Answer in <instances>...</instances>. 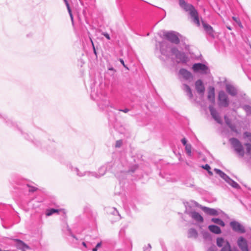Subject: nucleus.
<instances>
[{"mask_svg":"<svg viewBox=\"0 0 251 251\" xmlns=\"http://www.w3.org/2000/svg\"><path fill=\"white\" fill-rule=\"evenodd\" d=\"M243 108L246 112L248 115H251V106L248 105H245L243 106Z\"/></svg>","mask_w":251,"mask_h":251,"instance_id":"nucleus-30","label":"nucleus"},{"mask_svg":"<svg viewBox=\"0 0 251 251\" xmlns=\"http://www.w3.org/2000/svg\"><path fill=\"white\" fill-rule=\"evenodd\" d=\"M92 98L97 101L98 106L101 109H104L107 107L111 106L110 102L106 97L105 92H93L91 94Z\"/></svg>","mask_w":251,"mask_h":251,"instance_id":"nucleus-3","label":"nucleus"},{"mask_svg":"<svg viewBox=\"0 0 251 251\" xmlns=\"http://www.w3.org/2000/svg\"><path fill=\"white\" fill-rule=\"evenodd\" d=\"M137 169H138V166L137 165H134L132 166L131 167H130V168L128 171V172L133 173Z\"/></svg>","mask_w":251,"mask_h":251,"instance_id":"nucleus-35","label":"nucleus"},{"mask_svg":"<svg viewBox=\"0 0 251 251\" xmlns=\"http://www.w3.org/2000/svg\"><path fill=\"white\" fill-rule=\"evenodd\" d=\"M192 69L194 72L199 73L201 75H207L210 72V70L208 66L201 63H195L193 64Z\"/></svg>","mask_w":251,"mask_h":251,"instance_id":"nucleus-6","label":"nucleus"},{"mask_svg":"<svg viewBox=\"0 0 251 251\" xmlns=\"http://www.w3.org/2000/svg\"><path fill=\"white\" fill-rule=\"evenodd\" d=\"M211 222H213L214 223H215L218 225H219L222 227H224L225 226V223H224V222L223 220H222L220 219L213 218L211 219Z\"/></svg>","mask_w":251,"mask_h":251,"instance_id":"nucleus-25","label":"nucleus"},{"mask_svg":"<svg viewBox=\"0 0 251 251\" xmlns=\"http://www.w3.org/2000/svg\"><path fill=\"white\" fill-rule=\"evenodd\" d=\"M218 100L219 101V105L225 107H226L229 105V100L228 97L226 93L224 91H220L219 93Z\"/></svg>","mask_w":251,"mask_h":251,"instance_id":"nucleus-8","label":"nucleus"},{"mask_svg":"<svg viewBox=\"0 0 251 251\" xmlns=\"http://www.w3.org/2000/svg\"><path fill=\"white\" fill-rule=\"evenodd\" d=\"M65 4H66V7L67 8V10H68V12L69 13V15H70V16L71 17V20L73 22V14L72 13L71 9L70 7L69 4L68 2H66V3Z\"/></svg>","mask_w":251,"mask_h":251,"instance_id":"nucleus-32","label":"nucleus"},{"mask_svg":"<svg viewBox=\"0 0 251 251\" xmlns=\"http://www.w3.org/2000/svg\"><path fill=\"white\" fill-rule=\"evenodd\" d=\"M198 236V233L194 228H190L188 231V237L191 238H196Z\"/></svg>","mask_w":251,"mask_h":251,"instance_id":"nucleus-26","label":"nucleus"},{"mask_svg":"<svg viewBox=\"0 0 251 251\" xmlns=\"http://www.w3.org/2000/svg\"><path fill=\"white\" fill-rule=\"evenodd\" d=\"M245 145L247 147V153L251 156V144L246 143Z\"/></svg>","mask_w":251,"mask_h":251,"instance_id":"nucleus-33","label":"nucleus"},{"mask_svg":"<svg viewBox=\"0 0 251 251\" xmlns=\"http://www.w3.org/2000/svg\"><path fill=\"white\" fill-rule=\"evenodd\" d=\"M208 251H217V248L215 246L213 245L208 249Z\"/></svg>","mask_w":251,"mask_h":251,"instance_id":"nucleus-41","label":"nucleus"},{"mask_svg":"<svg viewBox=\"0 0 251 251\" xmlns=\"http://www.w3.org/2000/svg\"><path fill=\"white\" fill-rule=\"evenodd\" d=\"M109 70L113 71L114 69H113V68L111 67V68H109Z\"/></svg>","mask_w":251,"mask_h":251,"instance_id":"nucleus-53","label":"nucleus"},{"mask_svg":"<svg viewBox=\"0 0 251 251\" xmlns=\"http://www.w3.org/2000/svg\"><path fill=\"white\" fill-rule=\"evenodd\" d=\"M89 38H90V40L91 41V42L92 43V46H93V50H94V53L97 55V52L96 51V50H95V46H94V43H93V42L92 40V38H91L90 36H89Z\"/></svg>","mask_w":251,"mask_h":251,"instance_id":"nucleus-43","label":"nucleus"},{"mask_svg":"<svg viewBox=\"0 0 251 251\" xmlns=\"http://www.w3.org/2000/svg\"><path fill=\"white\" fill-rule=\"evenodd\" d=\"M202 25L206 33L211 37H214V31L212 27L203 22H202Z\"/></svg>","mask_w":251,"mask_h":251,"instance_id":"nucleus-19","label":"nucleus"},{"mask_svg":"<svg viewBox=\"0 0 251 251\" xmlns=\"http://www.w3.org/2000/svg\"><path fill=\"white\" fill-rule=\"evenodd\" d=\"M221 251H237V250L236 249L231 250L230 245H227V246L223 247Z\"/></svg>","mask_w":251,"mask_h":251,"instance_id":"nucleus-31","label":"nucleus"},{"mask_svg":"<svg viewBox=\"0 0 251 251\" xmlns=\"http://www.w3.org/2000/svg\"><path fill=\"white\" fill-rule=\"evenodd\" d=\"M120 61L121 63V64L124 66V67H125L126 69H128V68L126 66V65L125 64L124 61L123 59H120Z\"/></svg>","mask_w":251,"mask_h":251,"instance_id":"nucleus-47","label":"nucleus"},{"mask_svg":"<svg viewBox=\"0 0 251 251\" xmlns=\"http://www.w3.org/2000/svg\"><path fill=\"white\" fill-rule=\"evenodd\" d=\"M190 215L197 222L201 223L203 221L202 217L197 212L192 211L190 213Z\"/></svg>","mask_w":251,"mask_h":251,"instance_id":"nucleus-17","label":"nucleus"},{"mask_svg":"<svg viewBox=\"0 0 251 251\" xmlns=\"http://www.w3.org/2000/svg\"><path fill=\"white\" fill-rule=\"evenodd\" d=\"M244 135L245 137L248 138V141L251 142V133L249 132H245Z\"/></svg>","mask_w":251,"mask_h":251,"instance_id":"nucleus-36","label":"nucleus"},{"mask_svg":"<svg viewBox=\"0 0 251 251\" xmlns=\"http://www.w3.org/2000/svg\"><path fill=\"white\" fill-rule=\"evenodd\" d=\"M237 245L242 251H249L247 241L243 237H240L237 241Z\"/></svg>","mask_w":251,"mask_h":251,"instance_id":"nucleus-11","label":"nucleus"},{"mask_svg":"<svg viewBox=\"0 0 251 251\" xmlns=\"http://www.w3.org/2000/svg\"><path fill=\"white\" fill-rule=\"evenodd\" d=\"M229 225L233 230L235 232L240 233H244L246 232L244 226L237 221H231Z\"/></svg>","mask_w":251,"mask_h":251,"instance_id":"nucleus-9","label":"nucleus"},{"mask_svg":"<svg viewBox=\"0 0 251 251\" xmlns=\"http://www.w3.org/2000/svg\"><path fill=\"white\" fill-rule=\"evenodd\" d=\"M122 144H123V142L121 140H118L116 142L115 147L116 148H120L121 147Z\"/></svg>","mask_w":251,"mask_h":251,"instance_id":"nucleus-38","label":"nucleus"},{"mask_svg":"<svg viewBox=\"0 0 251 251\" xmlns=\"http://www.w3.org/2000/svg\"><path fill=\"white\" fill-rule=\"evenodd\" d=\"M178 35V33L173 31H164L163 32V37L171 43L175 44H178L180 42Z\"/></svg>","mask_w":251,"mask_h":251,"instance_id":"nucleus-5","label":"nucleus"},{"mask_svg":"<svg viewBox=\"0 0 251 251\" xmlns=\"http://www.w3.org/2000/svg\"><path fill=\"white\" fill-rule=\"evenodd\" d=\"M214 171L217 174L219 175L223 179H224L226 182L230 178L225 173H224L219 169H215Z\"/></svg>","mask_w":251,"mask_h":251,"instance_id":"nucleus-23","label":"nucleus"},{"mask_svg":"<svg viewBox=\"0 0 251 251\" xmlns=\"http://www.w3.org/2000/svg\"><path fill=\"white\" fill-rule=\"evenodd\" d=\"M98 250V249L96 248V247L94 248V249H93V251H97Z\"/></svg>","mask_w":251,"mask_h":251,"instance_id":"nucleus-51","label":"nucleus"},{"mask_svg":"<svg viewBox=\"0 0 251 251\" xmlns=\"http://www.w3.org/2000/svg\"><path fill=\"white\" fill-rule=\"evenodd\" d=\"M36 190V189L34 187H31L30 189H29V191L31 192H34Z\"/></svg>","mask_w":251,"mask_h":251,"instance_id":"nucleus-50","label":"nucleus"},{"mask_svg":"<svg viewBox=\"0 0 251 251\" xmlns=\"http://www.w3.org/2000/svg\"><path fill=\"white\" fill-rule=\"evenodd\" d=\"M196 89L199 94H203L205 88L201 80H197L195 83Z\"/></svg>","mask_w":251,"mask_h":251,"instance_id":"nucleus-16","label":"nucleus"},{"mask_svg":"<svg viewBox=\"0 0 251 251\" xmlns=\"http://www.w3.org/2000/svg\"><path fill=\"white\" fill-rule=\"evenodd\" d=\"M120 111H122V112H123L124 113H127L129 111V109H128V108H125L124 109H119V110Z\"/></svg>","mask_w":251,"mask_h":251,"instance_id":"nucleus-46","label":"nucleus"},{"mask_svg":"<svg viewBox=\"0 0 251 251\" xmlns=\"http://www.w3.org/2000/svg\"><path fill=\"white\" fill-rule=\"evenodd\" d=\"M231 129L232 131L237 132V130L235 125H232L231 123L228 126Z\"/></svg>","mask_w":251,"mask_h":251,"instance_id":"nucleus-39","label":"nucleus"},{"mask_svg":"<svg viewBox=\"0 0 251 251\" xmlns=\"http://www.w3.org/2000/svg\"><path fill=\"white\" fill-rule=\"evenodd\" d=\"M250 48L251 49V44L250 45Z\"/></svg>","mask_w":251,"mask_h":251,"instance_id":"nucleus-56","label":"nucleus"},{"mask_svg":"<svg viewBox=\"0 0 251 251\" xmlns=\"http://www.w3.org/2000/svg\"><path fill=\"white\" fill-rule=\"evenodd\" d=\"M208 228L209 231L213 233L219 234L221 233V230L220 228L216 225H209L208 227Z\"/></svg>","mask_w":251,"mask_h":251,"instance_id":"nucleus-21","label":"nucleus"},{"mask_svg":"<svg viewBox=\"0 0 251 251\" xmlns=\"http://www.w3.org/2000/svg\"><path fill=\"white\" fill-rule=\"evenodd\" d=\"M64 1L65 2V4L66 3V2H68L67 0H64Z\"/></svg>","mask_w":251,"mask_h":251,"instance_id":"nucleus-55","label":"nucleus"},{"mask_svg":"<svg viewBox=\"0 0 251 251\" xmlns=\"http://www.w3.org/2000/svg\"><path fill=\"white\" fill-rule=\"evenodd\" d=\"M179 74L185 80H189L192 77L191 73L185 69H181L179 71Z\"/></svg>","mask_w":251,"mask_h":251,"instance_id":"nucleus-15","label":"nucleus"},{"mask_svg":"<svg viewBox=\"0 0 251 251\" xmlns=\"http://www.w3.org/2000/svg\"><path fill=\"white\" fill-rule=\"evenodd\" d=\"M210 114L214 120L219 124H222V120L216 110L212 106H209Z\"/></svg>","mask_w":251,"mask_h":251,"instance_id":"nucleus-13","label":"nucleus"},{"mask_svg":"<svg viewBox=\"0 0 251 251\" xmlns=\"http://www.w3.org/2000/svg\"><path fill=\"white\" fill-rule=\"evenodd\" d=\"M192 146L191 144H188V145L185 146V150L186 152V153L188 156H191L192 152H191Z\"/></svg>","mask_w":251,"mask_h":251,"instance_id":"nucleus-29","label":"nucleus"},{"mask_svg":"<svg viewBox=\"0 0 251 251\" xmlns=\"http://www.w3.org/2000/svg\"><path fill=\"white\" fill-rule=\"evenodd\" d=\"M160 51H161V53L162 54L164 55H166V56L167 55L166 54L165 51L162 48L160 49Z\"/></svg>","mask_w":251,"mask_h":251,"instance_id":"nucleus-48","label":"nucleus"},{"mask_svg":"<svg viewBox=\"0 0 251 251\" xmlns=\"http://www.w3.org/2000/svg\"><path fill=\"white\" fill-rule=\"evenodd\" d=\"M151 249V246L150 244L148 245V247L144 248V251H150Z\"/></svg>","mask_w":251,"mask_h":251,"instance_id":"nucleus-45","label":"nucleus"},{"mask_svg":"<svg viewBox=\"0 0 251 251\" xmlns=\"http://www.w3.org/2000/svg\"><path fill=\"white\" fill-rule=\"evenodd\" d=\"M201 209L205 213L209 215L218 216L223 214V211L220 209H216L204 206L202 207Z\"/></svg>","mask_w":251,"mask_h":251,"instance_id":"nucleus-10","label":"nucleus"},{"mask_svg":"<svg viewBox=\"0 0 251 251\" xmlns=\"http://www.w3.org/2000/svg\"><path fill=\"white\" fill-rule=\"evenodd\" d=\"M113 164V163L112 162H109L105 165L102 166L99 168L98 173L91 172H81L77 168L74 167L73 166H71L70 168L72 172H75L76 175L79 177L87 176L89 177L94 176L96 178H99L101 176H103L105 174L106 171L110 170L112 168Z\"/></svg>","mask_w":251,"mask_h":251,"instance_id":"nucleus-1","label":"nucleus"},{"mask_svg":"<svg viewBox=\"0 0 251 251\" xmlns=\"http://www.w3.org/2000/svg\"><path fill=\"white\" fill-rule=\"evenodd\" d=\"M229 141L238 155L241 157H243L244 155V150L240 142L235 138L230 139Z\"/></svg>","mask_w":251,"mask_h":251,"instance_id":"nucleus-4","label":"nucleus"},{"mask_svg":"<svg viewBox=\"0 0 251 251\" xmlns=\"http://www.w3.org/2000/svg\"><path fill=\"white\" fill-rule=\"evenodd\" d=\"M182 89L186 93L187 95L190 99H192L193 98L191 89L188 85L185 84H183Z\"/></svg>","mask_w":251,"mask_h":251,"instance_id":"nucleus-22","label":"nucleus"},{"mask_svg":"<svg viewBox=\"0 0 251 251\" xmlns=\"http://www.w3.org/2000/svg\"><path fill=\"white\" fill-rule=\"evenodd\" d=\"M106 211L110 216H114V221L119 220L121 219L119 212L115 207H108L106 208Z\"/></svg>","mask_w":251,"mask_h":251,"instance_id":"nucleus-12","label":"nucleus"},{"mask_svg":"<svg viewBox=\"0 0 251 251\" xmlns=\"http://www.w3.org/2000/svg\"><path fill=\"white\" fill-rule=\"evenodd\" d=\"M225 120L226 123L228 126L231 124L230 119L226 116H225Z\"/></svg>","mask_w":251,"mask_h":251,"instance_id":"nucleus-40","label":"nucleus"},{"mask_svg":"<svg viewBox=\"0 0 251 251\" xmlns=\"http://www.w3.org/2000/svg\"><path fill=\"white\" fill-rule=\"evenodd\" d=\"M102 34L108 40H110V36L109 35L106 33V32H103L102 33Z\"/></svg>","mask_w":251,"mask_h":251,"instance_id":"nucleus-44","label":"nucleus"},{"mask_svg":"<svg viewBox=\"0 0 251 251\" xmlns=\"http://www.w3.org/2000/svg\"><path fill=\"white\" fill-rule=\"evenodd\" d=\"M202 167L205 170H207L210 175H212V173L210 171L211 168L209 165L206 164L204 166H202Z\"/></svg>","mask_w":251,"mask_h":251,"instance_id":"nucleus-37","label":"nucleus"},{"mask_svg":"<svg viewBox=\"0 0 251 251\" xmlns=\"http://www.w3.org/2000/svg\"><path fill=\"white\" fill-rule=\"evenodd\" d=\"M227 183H228L229 185H230L232 187L234 188L239 189L240 188L239 185L231 178H230L227 181Z\"/></svg>","mask_w":251,"mask_h":251,"instance_id":"nucleus-27","label":"nucleus"},{"mask_svg":"<svg viewBox=\"0 0 251 251\" xmlns=\"http://www.w3.org/2000/svg\"><path fill=\"white\" fill-rule=\"evenodd\" d=\"M217 245L219 247H225L226 246L229 245V243L225 240L224 238L220 237L217 239Z\"/></svg>","mask_w":251,"mask_h":251,"instance_id":"nucleus-20","label":"nucleus"},{"mask_svg":"<svg viewBox=\"0 0 251 251\" xmlns=\"http://www.w3.org/2000/svg\"><path fill=\"white\" fill-rule=\"evenodd\" d=\"M227 28H228V29H229V30H231V27H229V26H227Z\"/></svg>","mask_w":251,"mask_h":251,"instance_id":"nucleus-54","label":"nucleus"},{"mask_svg":"<svg viewBox=\"0 0 251 251\" xmlns=\"http://www.w3.org/2000/svg\"><path fill=\"white\" fill-rule=\"evenodd\" d=\"M179 4L185 11L188 12L192 22L198 26L200 25V22L197 10L191 4L187 3L184 0H179Z\"/></svg>","mask_w":251,"mask_h":251,"instance_id":"nucleus-2","label":"nucleus"},{"mask_svg":"<svg viewBox=\"0 0 251 251\" xmlns=\"http://www.w3.org/2000/svg\"><path fill=\"white\" fill-rule=\"evenodd\" d=\"M14 241L16 243V247L18 249L22 250V251H25V250L31 249V248L29 246H28L27 245L25 244L22 240H20L19 239H15Z\"/></svg>","mask_w":251,"mask_h":251,"instance_id":"nucleus-14","label":"nucleus"},{"mask_svg":"<svg viewBox=\"0 0 251 251\" xmlns=\"http://www.w3.org/2000/svg\"><path fill=\"white\" fill-rule=\"evenodd\" d=\"M226 92L230 95L234 96L237 94L236 89L232 85L227 84L226 86Z\"/></svg>","mask_w":251,"mask_h":251,"instance_id":"nucleus-18","label":"nucleus"},{"mask_svg":"<svg viewBox=\"0 0 251 251\" xmlns=\"http://www.w3.org/2000/svg\"><path fill=\"white\" fill-rule=\"evenodd\" d=\"M181 142L183 146H185L188 144L187 143V140L185 138H183L181 140Z\"/></svg>","mask_w":251,"mask_h":251,"instance_id":"nucleus-42","label":"nucleus"},{"mask_svg":"<svg viewBox=\"0 0 251 251\" xmlns=\"http://www.w3.org/2000/svg\"><path fill=\"white\" fill-rule=\"evenodd\" d=\"M58 212V210L54 208L49 209L46 210V215L47 216H50L55 213Z\"/></svg>","mask_w":251,"mask_h":251,"instance_id":"nucleus-28","label":"nucleus"},{"mask_svg":"<svg viewBox=\"0 0 251 251\" xmlns=\"http://www.w3.org/2000/svg\"><path fill=\"white\" fill-rule=\"evenodd\" d=\"M0 251H1V250L0 249Z\"/></svg>","mask_w":251,"mask_h":251,"instance_id":"nucleus-57","label":"nucleus"},{"mask_svg":"<svg viewBox=\"0 0 251 251\" xmlns=\"http://www.w3.org/2000/svg\"><path fill=\"white\" fill-rule=\"evenodd\" d=\"M208 100L212 102H214L215 101V92H214V88H211L208 91V96H207Z\"/></svg>","mask_w":251,"mask_h":251,"instance_id":"nucleus-24","label":"nucleus"},{"mask_svg":"<svg viewBox=\"0 0 251 251\" xmlns=\"http://www.w3.org/2000/svg\"><path fill=\"white\" fill-rule=\"evenodd\" d=\"M101 242L99 243H98V244H97V245H96V248H97V249H98V248H100V247H101Z\"/></svg>","mask_w":251,"mask_h":251,"instance_id":"nucleus-49","label":"nucleus"},{"mask_svg":"<svg viewBox=\"0 0 251 251\" xmlns=\"http://www.w3.org/2000/svg\"><path fill=\"white\" fill-rule=\"evenodd\" d=\"M171 53L175 55L176 61L177 63L185 62L187 60V57L184 53L179 51L176 48H173L171 49Z\"/></svg>","mask_w":251,"mask_h":251,"instance_id":"nucleus-7","label":"nucleus"},{"mask_svg":"<svg viewBox=\"0 0 251 251\" xmlns=\"http://www.w3.org/2000/svg\"><path fill=\"white\" fill-rule=\"evenodd\" d=\"M82 245H83V246H84L85 247H86V244L85 243V242H83L82 243Z\"/></svg>","mask_w":251,"mask_h":251,"instance_id":"nucleus-52","label":"nucleus"},{"mask_svg":"<svg viewBox=\"0 0 251 251\" xmlns=\"http://www.w3.org/2000/svg\"><path fill=\"white\" fill-rule=\"evenodd\" d=\"M233 20L238 24V25L241 28H243V26L240 21V20L236 17H232Z\"/></svg>","mask_w":251,"mask_h":251,"instance_id":"nucleus-34","label":"nucleus"}]
</instances>
